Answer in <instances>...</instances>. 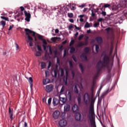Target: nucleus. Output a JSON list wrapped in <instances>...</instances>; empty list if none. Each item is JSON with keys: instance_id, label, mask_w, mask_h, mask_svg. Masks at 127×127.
I'll list each match as a JSON object with an SVG mask.
<instances>
[{"instance_id": "nucleus-1", "label": "nucleus", "mask_w": 127, "mask_h": 127, "mask_svg": "<svg viewBox=\"0 0 127 127\" xmlns=\"http://www.w3.org/2000/svg\"><path fill=\"white\" fill-rule=\"evenodd\" d=\"M109 63H110V58L107 55L104 56L103 61H99L97 63L96 65L97 72L93 77V81L91 86L95 87V81H96V79L98 78V76H99L101 70H102L103 68H109Z\"/></svg>"}, {"instance_id": "nucleus-2", "label": "nucleus", "mask_w": 127, "mask_h": 127, "mask_svg": "<svg viewBox=\"0 0 127 127\" xmlns=\"http://www.w3.org/2000/svg\"><path fill=\"white\" fill-rule=\"evenodd\" d=\"M82 115L84 117V118H85L86 119H87V118H88L90 121V122H91V120H92V121H94V107H93V106H92V105H90V107H89V111L88 112V110H84L83 112Z\"/></svg>"}, {"instance_id": "nucleus-3", "label": "nucleus", "mask_w": 127, "mask_h": 127, "mask_svg": "<svg viewBox=\"0 0 127 127\" xmlns=\"http://www.w3.org/2000/svg\"><path fill=\"white\" fill-rule=\"evenodd\" d=\"M24 31L25 32V34L27 35V39L29 41H33V38H32L33 36L34 37L35 41H36L37 40L36 39V37L35 36V33L33 31H31L30 29L28 28H25L24 29ZM29 34H31L32 36H30Z\"/></svg>"}, {"instance_id": "nucleus-4", "label": "nucleus", "mask_w": 127, "mask_h": 127, "mask_svg": "<svg viewBox=\"0 0 127 127\" xmlns=\"http://www.w3.org/2000/svg\"><path fill=\"white\" fill-rule=\"evenodd\" d=\"M113 12L111 13L110 15H108V16L109 19H110L111 20H113L114 19V20H116L119 16H120V14H117L118 12H119V11H118V9H115L113 8Z\"/></svg>"}, {"instance_id": "nucleus-5", "label": "nucleus", "mask_w": 127, "mask_h": 127, "mask_svg": "<svg viewBox=\"0 0 127 127\" xmlns=\"http://www.w3.org/2000/svg\"><path fill=\"white\" fill-rule=\"evenodd\" d=\"M24 13L26 17L25 20H26L27 22H29V21H30V18H31V14H30V13H28L26 10L24 11Z\"/></svg>"}, {"instance_id": "nucleus-6", "label": "nucleus", "mask_w": 127, "mask_h": 127, "mask_svg": "<svg viewBox=\"0 0 127 127\" xmlns=\"http://www.w3.org/2000/svg\"><path fill=\"white\" fill-rule=\"evenodd\" d=\"M59 126L61 127H65L67 126V121L65 120H61L59 122Z\"/></svg>"}, {"instance_id": "nucleus-7", "label": "nucleus", "mask_w": 127, "mask_h": 127, "mask_svg": "<svg viewBox=\"0 0 127 127\" xmlns=\"http://www.w3.org/2000/svg\"><path fill=\"white\" fill-rule=\"evenodd\" d=\"M46 92H48V93H49L50 92H52V91H53V85L52 84H49L46 86Z\"/></svg>"}, {"instance_id": "nucleus-8", "label": "nucleus", "mask_w": 127, "mask_h": 127, "mask_svg": "<svg viewBox=\"0 0 127 127\" xmlns=\"http://www.w3.org/2000/svg\"><path fill=\"white\" fill-rule=\"evenodd\" d=\"M53 104L54 107H56V106H57L59 104H61L60 101H59V99L55 97L53 98Z\"/></svg>"}, {"instance_id": "nucleus-9", "label": "nucleus", "mask_w": 127, "mask_h": 127, "mask_svg": "<svg viewBox=\"0 0 127 127\" xmlns=\"http://www.w3.org/2000/svg\"><path fill=\"white\" fill-rule=\"evenodd\" d=\"M59 116H60V112L59 111H55L53 114V116L55 120H57L59 118Z\"/></svg>"}, {"instance_id": "nucleus-10", "label": "nucleus", "mask_w": 127, "mask_h": 127, "mask_svg": "<svg viewBox=\"0 0 127 127\" xmlns=\"http://www.w3.org/2000/svg\"><path fill=\"white\" fill-rule=\"evenodd\" d=\"M84 100L85 103H88L90 100V96L89 95V94L88 93H85L84 94Z\"/></svg>"}, {"instance_id": "nucleus-11", "label": "nucleus", "mask_w": 127, "mask_h": 127, "mask_svg": "<svg viewBox=\"0 0 127 127\" xmlns=\"http://www.w3.org/2000/svg\"><path fill=\"white\" fill-rule=\"evenodd\" d=\"M81 117H82V116L80 113H77L75 115V119L76 121H80Z\"/></svg>"}, {"instance_id": "nucleus-12", "label": "nucleus", "mask_w": 127, "mask_h": 127, "mask_svg": "<svg viewBox=\"0 0 127 127\" xmlns=\"http://www.w3.org/2000/svg\"><path fill=\"white\" fill-rule=\"evenodd\" d=\"M95 40L97 41L98 44H102L103 43V38L101 37H96Z\"/></svg>"}, {"instance_id": "nucleus-13", "label": "nucleus", "mask_w": 127, "mask_h": 127, "mask_svg": "<svg viewBox=\"0 0 127 127\" xmlns=\"http://www.w3.org/2000/svg\"><path fill=\"white\" fill-rule=\"evenodd\" d=\"M72 111L73 113H77V112L79 111V107H78V105L74 104L72 106Z\"/></svg>"}, {"instance_id": "nucleus-14", "label": "nucleus", "mask_w": 127, "mask_h": 127, "mask_svg": "<svg viewBox=\"0 0 127 127\" xmlns=\"http://www.w3.org/2000/svg\"><path fill=\"white\" fill-rule=\"evenodd\" d=\"M80 58L83 61H87L88 60V57L84 54H82L80 55Z\"/></svg>"}, {"instance_id": "nucleus-15", "label": "nucleus", "mask_w": 127, "mask_h": 127, "mask_svg": "<svg viewBox=\"0 0 127 127\" xmlns=\"http://www.w3.org/2000/svg\"><path fill=\"white\" fill-rule=\"evenodd\" d=\"M70 111V105L66 104L64 106V113H67Z\"/></svg>"}, {"instance_id": "nucleus-16", "label": "nucleus", "mask_w": 127, "mask_h": 127, "mask_svg": "<svg viewBox=\"0 0 127 127\" xmlns=\"http://www.w3.org/2000/svg\"><path fill=\"white\" fill-rule=\"evenodd\" d=\"M78 88H79V85L78 84H75L74 88V93L75 94H79V89H78Z\"/></svg>"}, {"instance_id": "nucleus-17", "label": "nucleus", "mask_w": 127, "mask_h": 127, "mask_svg": "<svg viewBox=\"0 0 127 127\" xmlns=\"http://www.w3.org/2000/svg\"><path fill=\"white\" fill-rule=\"evenodd\" d=\"M110 6H111V4H104V6H103L100 9L101 10H103V9L105 10V8L107 7H110Z\"/></svg>"}, {"instance_id": "nucleus-18", "label": "nucleus", "mask_w": 127, "mask_h": 127, "mask_svg": "<svg viewBox=\"0 0 127 127\" xmlns=\"http://www.w3.org/2000/svg\"><path fill=\"white\" fill-rule=\"evenodd\" d=\"M50 81V79L47 78L43 80V83L44 85H47V84H48V83H49Z\"/></svg>"}, {"instance_id": "nucleus-19", "label": "nucleus", "mask_w": 127, "mask_h": 127, "mask_svg": "<svg viewBox=\"0 0 127 127\" xmlns=\"http://www.w3.org/2000/svg\"><path fill=\"white\" fill-rule=\"evenodd\" d=\"M60 100L61 102L63 103L62 105H64V103H66V102L67 101V100L65 99V98H64V97H60Z\"/></svg>"}, {"instance_id": "nucleus-20", "label": "nucleus", "mask_w": 127, "mask_h": 127, "mask_svg": "<svg viewBox=\"0 0 127 127\" xmlns=\"http://www.w3.org/2000/svg\"><path fill=\"white\" fill-rule=\"evenodd\" d=\"M79 67L80 69V71L81 73H84V67L83 66V65L82 64H79Z\"/></svg>"}, {"instance_id": "nucleus-21", "label": "nucleus", "mask_w": 127, "mask_h": 127, "mask_svg": "<svg viewBox=\"0 0 127 127\" xmlns=\"http://www.w3.org/2000/svg\"><path fill=\"white\" fill-rule=\"evenodd\" d=\"M5 21H1L0 22V25H1L2 26V29H3L4 28V26H5Z\"/></svg>"}, {"instance_id": "nucleus-22", "label": "nucleus", "mask_w": 127, "mask_h": 127, "mask_svg": "<svg viewBox=\"0 0 127 127\" xmlns=\"http://www.w3.org/2000/svg\"><path fill=\"white\" fill-rule=\"evenodd\" d=\"M26 79H27V80H28V82L29 83V84H30V85H32V83L33 82V80L32 79V77H30L29 78H27V77H26Z\"/></svg>"}, {"instance_id": "nucleus-23", "label": "nucleus", "mask_w": 127, "mask_h": 127, "mask_svg": "<svg viewBox=\"0 0 127 127\" xmlns=\"http://www.w3.org/2000/svg\"><path fill=\"white\" fill-rule=\"evenodd\" d=\"M90 124H91V127H97L96 126V123H95L94 121H93L92 120H90Z\"/></svg>"}, {"instance_id": "nucleus-24", "label": "nucleus", "mask_w": 127, "mask_h": 127, "mask_svg": "<svg viewBox=\"0 0 127 127\" xmlns=\"http://www.w3.org/2000/svg\"><path fill=\"white\" fill-rule=\"evenodd\" d=\"M90 51V49L88 47H85L84 49V52L86 53V54H88L89 53V52Z\"/></svg>"}, {"instance_id": "nucleus-25", "label": "nucleus", "mask_w": 127, "mask_h": 127, "mask_svg": "<svg viewBox=\"0 0 127 127\" xmlns=\"http://www.w3.org/2000/svg\"><path fill=\"white\" fill-rule=\"evenodd\" d=\"M75 51H76V49L73 47H71L69 51L70 53H74Z\"/></svg>"}, {"instance_id": "nucleus-26", "label": "nucleus", "mask_w": 127, "mask_h": 127, "mask_svg": "<svg viewBox=\"0 0 127 127\" xmlns=\"http://www.w3.org/2000/svg\"><path fill=\"white\" fill-rule=\"evenodd\" d=\"M67 96L68 97L69 101H71V100H72V94H71V92L70 91L68 92Z\"/></svg>"}, {"instance_id": "nucleus-27", "label": "nucleus", "mask_w": 127, "mask_h": 127, "mask_svg": "<svg viewBox=\"0 0 127 127\" xmlns=\"http://www.w3.org/2000/svg\"><path fill=\"white\" fill-rule=\"evenodd\" d=\"M82 46H84V42H80L78 43L77 45V47H82Z\"/></svg>"}, {"instance_id": "nucleus-28", "label": "nucleus", "mask_w": 127, "mask_h": 127, "mask_svg": "<svg viewBox=\"0 0 127 127\" xmlns=\"http://www.w3.org/2000/svg\"><path fill=\"white\" fill-rule=\"evenodd\" d=\"M46 67V64L44 62H42L41 63V68L42 69H44Z\"/></svg>"}, {"instance_id": "nucleus-29", "label": "nucleus", "mask_w": 127, "mask_h": 127, "mask_svg": "<svg viewBox=\"0 0 127 127\" xmlns=\"http://www.w3.org/2000/svg\"><path fill=\"white\" fill-rule=\"evenodd\" d=\"M64 85H68V78L65 77V79H64Z\"/></svg>"}, {"instance_id": "nucleus-30", "label": "nucleus", "mask_w": 127, "mask_h": 127, "mask_svg": "<svg viewBox=\"0 0 127 127\" xmlns=\"http://www.w3.org/2000/svg\"><path fill=\"white\" fill-rule=\"evenodd\" d=\"M35 56L40 57L41 56V52L40 51H37L35 54Z\"/></svg>"}, {"instance_id": "nucleus-31", "label": "nucleus", "mask_w": 127, "mask_h": 127, "mask_svg": "<svg viewBox=\"0 0 127 127\" xmlns=\"http://www.w3.org/2000/svg\"><path fill=\"white\" fill-rule=\"evenodd\" d=\"M95 50L96 52H99V51H100V47L99 46V45H95Z\"/></svg>"}, {"instance_id": "nucleus-32", "label": "nucleus", "mask_w": 127, "mask_h": 127, "mask_svg": "<svg viewBox=\"0 0 127 127\" xmlns=\"http://www.w3.org/2000/svg\"><path fill=\"white\" fill-rule=\"evenodd\" d=\"M0 18L2 19H3L4 20H6V21H9V20L8 19V18L5 17V16H1Z\"/></svg>"}, {"instance_id": "nucleus-33", "label": "nucleus", "mask_w": 127, "mask_h": 127, "mask_svg": "<svg viewBox=\"0 0 127 127\" xmlns=\"http://www.w3.org/2000/svg\"><path fill=\"white\" fill-rule=\"evenodd\" d=\"M68 64L69 65L70 68H73L74 66L73 65V63H72V61H68Z\"/></svg>"}, {"instance_id": "nucleus-34", "label": "nucleus", "mask_w": 127, "mask_h": 127, "mask_svg": "<svg viewBox=\"0 0 127 127\" xmlns=\"http://www.w3.org/2000/svg\"><path fill=\"white\" fill-rule=\"evenodd\" d=\"M81 97L79 96L77 98V102H78V104L79 106H80V105H81Z\"/></svg>"}, {"instance_id": "nucleus-35", "label": "nucleus", "mask_w": 127, "mask_h": 127, "mask_svg": "<svg viewBox=\"0 0 127 127\" xmlns=\"http://www.w3.org/2000/svg\"><path fill=\"white\" fill-rule=\"evenodd\" d=\"M85 28H89L90 27V24H89V22H87L85 25H84Z\"/></svg>"}, {"instance_id": "nucleus-36", "label": "nucleus", "mask_w": 127, "mask_h": 127, "mask_svg": "<svg viewBox=\"0 0 127 127\" xmlns=\"http://www.w3.org/2000/svg\"><path fill=\"white\" fill-rule=\"evenodd\" d=\"M74 43H75V41L74 40H71L70 43H69V46L71 47Z\"/></svg>"}, {"instance_id": "nucleus-37", "label": "nucleus", "mask_w": 127, "mask_h": 127, "mask_svg": "<svg viewBox=\"0 0 127 127\" xmlns=\"http://www.w3.org/2000/svg\"><path fill=\"white\" fill-rule=\"evenodd\" d=\"M71 58H72L74 62H77V58H76V56H75V55H73L71 57Z\"/></svg>"}, {"instance_id": "nucleus-38", "label": "nucleus", "mask_w": 127, "mask_h": 127, "mask_svg": "<svg viewBox=\"0 0 127 127\" xmlns=\"http://www.w3.org/2000/svg\"><path fill=\"white\" fill-rule=\"evenodd\" d=\"M65 78H68V76L69 75V72H68V70L66 68L65 69Z\"/></svg>"}, {"instance_id": "nucleus-39", "label": "nucleus", "mask_w": 127, "mask_h": 127, "mask_svg": "<svg viewBox=\"0 0 127 127\" xmlns=\"http://www.w3.org/2000/svg\"><path fill=\"white\" fill-rule=\"evenodd\" d=\"M57 39H58V38H57V37H52L51 39L52 41H53L54 42H55V41H56V40H57Z\"/></svg>"}, {"instance_id": "nucleus-40", "label": "nucleus", "mask_w": 127, "mask_h": 127, "mask_svg": "<svg viewBox=\"0 0 127 127\" xmlns=\"http://www.w3.org/2000/svg\"><path fill=\"white\" fill-rule=\"evenodd\" d=\"M67 16L69 17L70 18H72L73 17V14L72 13H67Z\"/></svg>"}, {"instance_id": "nucleus-41", "label": "nucleus", "mask_w": 127, "mask_h": 127, "mask_svg": "<svg viewBox=\"0 0 127 127\" xmlns=\"http://www.w3.org/2000/svg\"><path fill=\"white\" fill-rule=\"evenodd\" d=\"M52 100V98H50L48 100V104L49 106H50L51 105V101Z\"/></svg>"}, {"instance_id": "nucleus-42", "label": "nucleus", "mask_w": 127, "mask_h": 127, "mask_svg": "<svg viewBox=\"0 0 127 127\" xmlns=\"http://www.w3.org/2000/svg\"><path fill=\"white\" fill-rule=\"evenodd\" d=\"M84 37V35L81 34L78 37V40L80 41V40H82V38Z\"/></svg>"}, {"instance_id": "nucleus-43", "label": "nucleus", "mask_w": 127, "mask_h": 127, "mask_svg": "<svg viewBox=\"0 0 127 127\" xmlns=\"http://www.w3.org/2000/svg\"><path fill=\"white\" fill-rule=\"evenodd\" d=\"M37 48L39 51H42V49H41V47L40 46L37 45Z\"/></svg>"}, {"instance_id": "nucleus-44", "label": "nucleus", "mask_w": 127, "mask_h": 127, "mask_svg": "<svg viewBox=\"0 0 127 127\" xmlns=\"http://www.w3.org/2000/svg\"><path fill=\"white\" fill-rule=\"evenodd\" d=\"M102 12H100V13H101V14H102V15H103V16H106V12L104 11V9L101 10Z\"/></svg>"}, {"instance_id": "nucleus-45", "label": "nucleus", "mask_w": 127, "mask_h": 127, "mask_svg": "<svg viewBox=\"0 0 127 127\" xmlns=\"http://www.w3.org/2000/svg\"><path fill=\"white\" fill-rule=\"evenodd\" d=\"M38 37L40 40L42 41L43 39H43V36H42V35H38Z\"/></svg>"}, {"instance_id": "nucleus-46", "label": "nucleus", "mask_w": 127, "mask_h": 127, "mask_svg": "<svg viewBox=\"0 0 127 127\" xmlns=\"http://www.w3.org/2000/svg\"><path fill=\"white\" fill-rule=\"evenodd\" d=\"M93 25H94V27H97V26H99V25H100V23L99 22H95Z\"/></svg>"}, {"instance_id": "nucleus-47", "label": "nucleus", "mask_w": 127, "mask_h": 127, "mask_svg": "<svg viewBox=\"0 0 127 127\" xmlns=\"http://www.w3.org/2000/svg\"><path fill=\"white\" fill-rule=\"evenodd\" d=\"M8 110H9V115L13 114V112L12 111V110H11V109H10V107L9 108Z\"/></svg>"}, {"instance_id": "nucleus-48", "label": "nucleus", "mask_w": 127, "mask_h": 127, "mask_svg": "<svg viewBox=\"0 0 127 127\" xmlns=\"http://www.w3.org/2000/svg\"><path fill=\"white\" fill-rule=\"evenodd\" d=\"M49 50L50 55H52L53 52H52V49L51 48V47H49Z\"/></svg>"}, {"instance_id": "nucleus-49", "label": "nucleus", "mask_w": 127, "mask_h": 127, "mask_svg": "<svg viewBox=\"0 0 127 127\" xmlns=\"http://www.w3.org/2000/svg\"><path fill=\"white\" fill-rule=\"evenodd\" d=\"M15 47H16V50H19V46H18V45L16 43H15Z\"/></svg>"}, {"instance_id": "nucleus-50", "label": "nucleus", "mask_w": 127, "mask_h": 127, "mask_svg": "<svg viewBox=\"0 0 127 127\" xmlns=\"http://www.w3.org/2000/svg\"><path fill=\"white\" fill-rule=\"evenodd\" d=\"M123 16H125V17H127V10H125L123 12Z\"/></svg>"}, {"instance_id": "nucleus-51", "label": "nucleus", "mask_w": 127, "mask_h": 127, "mask_svg": "<svg viewBox=\"0 0 127 127\" xmlns=\"http://www.w3.org/2000/svg\"><path fill=\"white\" fill-rule=\"evenodd\" d=\"M95 14L94 13V10H91V16L92 17H95Z\"/></svg>"}, {"instance_id": "nucleus-52", "label": "nucleus", "mask_w": 127, "mask_h": 127, "mask_svg": "<svg viewBox=\"0 0 127 127\" xmlns=\"http://www.w3.org/2000/svg\"><path fill=\"white\" fill-rule=\"evenodd\" d=\"M27 42H29V46L32 47V46H33V44L32 43V41H29V40H28Z\"/></svg>"}, {"instance_id": "nucleus-53", "label": "nucleus", "mask_w": 127, "mask_h": 127, "mask_svg": "<svg viewBox=\"0 0 127 127\" xmlns=\"http://www.w3.org/2000/svg\"><path fill=\"white\" fill-rule=\"evenodd\" d=\"M54 72L55 74V78H57V70H55Z\"/></svg>"}, {"instance_id": "nucleus-54", "label": "nucleus", "mask_w": 127, "mask_h": 127, "mask_svg": "<svg viewBox=\"0 0 127 127\" xmlns=\"http://www.w3.org/2000/svg\"><path fill=\"white\" fill-rule=\"evenodd\" d=\"M42 41H43V44L45 45L47 44V42H46V40H45V39H43Z\"/></svg>"}, {"instance_id": "nucleus-55", "label": "nucleus", "mask_w": 127, "mask_h": 127, "mask_svg": "<svg viewBox=\"0 0 127 127\" xmlns=\"http://www.w3.org/2000/svg\"><path fill=\"white\" fill-rule=\"evenodd\" d=\"M19 16H20V13H18L17 14V15H15V16H14L15 19H16V18H17V17H18Z\"/></svg>"}, {"instance_id": "nucleus-56", "label": "nucleus", "mask_w": 127, "mask_h": 127, "mask_svg": "<svg viewBox=\"0 0 127 127\" xmlns=\"http://www.w3.org/2000/svg\"><path fill=\"white\" fill-rule=\"evenodd\" d=\"M14 26V25L13 24H12V25H10L9 26V28L8 29V30H11V29H12V28H13V27Z\"/></svg>"}, {"instance_id": "nucleus-57", "label": "nucleus", "mask_w": 127, "mask_h": 127, "mask_svg": "<svg viewBox=\"0 0 127 127\" xmlns=\"http://www.w3.org/2000/svg\"><path fill=\"white\" fill-rule=\"evenodd\" d=\"M72 28H73V25L72 24H70L68 26V29H69V30H71V29H72Z\"/></svg>"}, {"instance_id": "nucleus-58", "label": "nucleus", "mask_w": 127, "mask_h": 127, "mask_svg": "<svg viewBox=\"0 0 127 127\" xmlns=\"http://www.w3.org/2000/svg\"><path fill=\"white\" fill-rule=\"evenodd\" d=\"M88 42L87 41H85L84 43V46H87V45H88Z\"/></svg>"}, {"instance_id": "nucleus-59", "label": "nucleus", "mask_w": 127, "mask_h": 127, "mask_svg": "<svg viewBox=\"0 0 127 127\" xmlns=\"http://www.w3.org/2000/svg\"><path fill=\"white\" fill-rule=\"evenodd\" d=\"M61 76L63 77V76H64V70H62L61 72Z\"/></svg>"}, {"instance_id": "nucleus-60", "label": "nucleus", "mask_w": 127, "mask_h": 127, "mask_svg": "<svg viewBox=\"0 0 127 127\" xmlns=\"http://www.w3.org/2000/svg\"><path fill=\"white\" fill-rule=\"evenodd\" d=\"M71 75L72 76V78L74 79V78H75V72H74V71H71Z\"/></svg>"}, {"instance_id": "nucleus-61", "label": "nucleus", "mask_w": 127, "mask_h": 127, "mask_svg": "<svg viewBox=\"0 0 127 127\" xmlns=\"http://www.w3.org/2000/svg\"><path fill=\"white\" fill-rule=\"evenodd\" d=\"M51 67V62H49L48 69H49Z\"/></svg>"}, {"instance_id": "nucleus-62", "label": "nucleus", "mask_w": 127, "mask_h": 127, "mask_svg": "<svg viewBox=\"0 0 127 127\" xmlns=\"http://www.w3.org/2000/svg\"><path fill=\"white\" fill-rule=\"evenodd\" d=\"M105 30L106 31H107L108 32H109V31H110V30H111V27H108L107 28L105 29Z\"/></svg>"}, {"instance_id": "nucleus-63", "label": "nucleus", "mask_w": 127, "mask_h": 127, "mask_svg": "<svg viewBox=\"0 0 127 127\" xmlns=\"http://www.w3.org/2000/svg\"><path fill=\"white\" fill-rule=\"evenodd\" d=\"M61 93H63L64 92V86H63L61 89Z\"/></svg>"}, {"instance_id": "nucleus-64", "label": "nucleus", "mask_w": 127, "mask_h": 127, "mask_svg": "<svg viewBox=\"0 0 127 127\" xmlns=\"http://www.w3.org/2000/svg\"><path fill=\"white\" fill-rule=\"evenodd\" d=\"M99 8H97L96 9H94L95 12H99Z\"/></svg>"}]
</instances>
